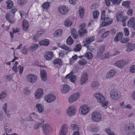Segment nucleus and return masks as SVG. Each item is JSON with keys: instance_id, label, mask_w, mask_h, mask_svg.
<instances>
[{"instance_id": "obj_57", "label": "nucleus", "mask_w": 135, "mask_h": 135, "mask_svg": "<svg viewBox=\"0 0 135 135\" xmlns=\"http://www.w3.org/2000/svg\"><path fill=\"white\" fill-rule=\"evenodd\" d=\"M21 52L23 54L26 55L27 54V52L26 49L25 47H24L21 50Z\"/></svg>"}, {"instance_id": "obj_31", "label": "nucleus", "mask_w": 135, "mask_h": 135, "mask_svg": "<svg viewBox=\"0 0 135 135\" xmlns=\"http://www.w3.org/2000/svg\"><path fill=\"white\" fill-rule=\"evenodd\" d=\"M112 20L111 18L109 17H106V18H105L104 19L102 20V21H105L107 22L108 24L109 25L112 23Z\"/></svg>"}, {"instance_id": "obj_63", "label": "nucleus", "mask_w": 135, "mask_h": 135, "mask_svg": "<svg viewBox=\"0 0 135 135\" xmlns=\"http://www.w3.org/2000/svg\"><path fill=\"white\" fill-rule=\"evenodd\" d=\"M122 33L121 32H119L117 34L116 36L118 37L120 39L122 38Z\"/></svg>"}, {"instance_id": "obj_21", "label": "nucleus", "mask_w": 135, "mask_h": 135, "mask_svg": "<svg viewBox=\"0 0 135 135\" xmlns=\"http://www.w3.org/2000/svg\"><path fill=\"white\" fill-rule=\"evenodd\" d=\"M126 46L128 47L127 49V51L130 52L134 49L133 44L130 43H128L126 45Z\"/></svg>"}, {"instance_id": "obj_27", "label": "nucleus", "mask_w": 135, "mask_h": 135, "mask_svg": "<svg viewBox=\"0 0 135 135\" xmlns=\"http://www.w3.org/2000/svg\"><path fill=\"white\" fill-rule=\"evenodd\" d=\"M62 32V31L61 29L57 30L55 32L54 36L55 37H59L61 35Z\"/></svg>"}, {"instance_id": "obj_2", "label": "nucleus", "mask_w": 135, "mask_h": 135, "mask_svg": "<svg viewBox=\"0 0 135 135\" xmlns=\"http://www.w3.org/2000/svg\"><path fill=\"white\" fill-rule=\"evenodd\" d=\"M42 128L44 133L48 135L52 132V129L50 125L48 124H45L42 126Z\"/></svg>"}, {"instance_id": "obj_9", "label": "nucleus", "mask_w": 135, "mask_h": 135, "mask_svg": "<svg viewBox=\"0 0 135 135\" xmlns=\"http://www.w3.org/2000/svg\"><path fill=\"white\" fill-rule=\"evenodd\" d=\"M80 96L79 93L77 92L72 94L69 98V102L70 103H72L76 100Z\"/></svg>"}, {"instance_id": "obj_10", "label": "nucleus", "mask_w": 135, "mask_h": 135, "mask_svg": "<svg viewBox=\"0 0 135 135\" xmlns=\"http://www.w3.org/2000/svg\"><path fill=\"white\" fill-rule=\"evenodd\" d=\"M111 98L113 100H117L120 97V95L117 92L114 90H112L110 93Z\"/></svg>"}, {"instance_id": "obj_19", "label": "nucleus", "mask_w": 135, "mask_h": 135, "mask_svg": "<svg viewBox=\"0 0 135 135\" xmlns=\"http://www.w3.org/2000/svg\"><path fill=\"white\" fill-rule=\"evenodd\" d=\"M117 66L120 68H123L126 64V61L124 60L119 61L116 62Z\"/></svg>"}, {"instance_id": "obj_45", "label": "nucleus", "mask_w": 135, "mask_h": 135, "mask_svg": "<svg viewBox=\"0 0 135 135\" xmlns=\"http://www.w3.org/2000/svg\"><path fill=\"white\" fill-rule=\"evenodd\" d=\"M86 57L88 59H91L93 57V55L92 53L90 52H88L85 54Z\"/></svg>"}, {"instance_id": "obj_35", "label": "nucleus", "mask_w": 135, "mask_h": 135, "mask_svg": "<svg viewBox=\"0 0 135 135\" xmlns=\"http://www.w3.org/2000/svg\"><path fill=\"white\" fill-rule=\"evenodd\" d=\"M106 133L108 135H115L112 131H111L109 128H107L105 129Z\"/></svg>"}, {"instance_id": "obj_8", "label": "nucleus", "mask_w": 135, "mask_h": 135, "mask_svg": "<svg viewBox=\"0 0 135 135\" xmlns=\"http://www.w3.org/2000/svg\"><path fill=\"white\" fill-rule=\"evenodd\" d=\"M55 96L52 94H49L46 95L44 97L45 100L48 103H51L54 101L56 99Z\"/></svg>"}, {"instance_id": "obj_55", "label": "nucleus", "mask_w": 135, "mask_h": 135, "mask_svg": "<svg viewBox=\"0 0 135 135\" xmlns=\"http://www.w3.org/2000/svg\"><path fill=\"white\" fill-rule=\"evenodd\" d=\"M18 3L19 5L22 6L25 3V0H18Z\"/></svg>"}, {"instance_id": "obj_34", "label": "nucleus", "mask_w": 135, "mask_h": 135, "mask_svg": "<svg viewBox=\"0 0 135 135\" xmlns=\"http://www.w3.org/2000/svg\"><path fill=\"white\" fill-rule=\"evenodd\" d=\"M115 73V70L114 69L110 70L107 75L109 78H110L113 77Z\"/></svg>"}, {"instance_id": "obj_33", "label": "nucleus", "mask_w": 135, "mask_h": 135, "mask_svg": "<svg viewBox=\"0 0 135 135\" xmlns=\"http://www.w3.org/2000/svg\"><path fill=\"white\" fill-rule=\"evenodd\" d=\"M60 47L62 49L68 51L66 53V54H67L68 52L71 51H72L71 49L70 48H69L68 46H66L65 45H62L60 46Z\"/></svg>"}, {"instance_id": "obj_42", "label": "nucleus", "mask_w": 135, "mask_h": 135, "mask_svg": "<svg viewBox=\"0 0 135 135\" xmlns=\"http://www.w3.org/2000/svg\"><path fill=\"white\" fill-rule=\"evenodd\" d=\"M105 46L104 45H101L99 48V52L100 54H103L104 51Z\"/></svg>"}, {"instance_id": "obj_59", "label": "nucleus", "mask_w": 135, "mask_h": 135, "mask_svg": "<svg viewBox=\"0 0 135 135\" xmlns=\"http://www.w3.org/2000/svg\"><path fill=\"white\" fill-rule=\"evenodd\" d=\"M83 46H86L87 49L91 51H92L94 50V49L93 48H91L90 46L87 45V44H85Z\"/></svg>"}, {"instance_id": "obj_37", "label": "nucleus", "mask_w": 135, "mask_h": 135, "mask_svg": "<svg viewBox=\"0 0 135 135\" xmlns=\"http://www.w3.org/2000/svg\"><path fill=\"white\" fill-rule=\"evenodd\" d=\"M67 43L69 45H71L73 43V40L71 36H69L66 40Z\"/></svg>"}, {"instance_id": "obj_24", "label": "nucleus", "mask_w": 135, "mask_h": 135, "mask_svg": "<svg viewBox=\"0 0 135 135\" xmlns=\"http://www.w3.org/2000/svg\"><path fill=\"white\" fill-rule=\"evenodd\" d=\"M39 44L40 45L47 46L49 44V42L48 40L45 39L40 41Z\"/></svg>"}, {"instance_id": "obj_43", "label": "nucleus", "mask_w": 135, "mask_h": 135, "mask_svg": "<svg viewBox=\"0 0 135 135\" xmlns=\"http://www.w3.org/2000/svg\"><path fill=\"white\" fill-rule=\"evenodd\" d=\"M76 48L74 49L75 51H79L81 49V46L80 44H78L76 45Z\"/></svg>"}, {"instance_id": "obj_50", "label": "nucleus", "mask_w": 135, "mask_h": 135, "mask_svg": "<svg viewBox=\"0 0 135 135\" xmlns=\"http://www.w3.org/2000/svg\"><path fill=\"white\" fill-rule=\"evenodd\" d=\"M120 41L121 43L124 44L128 42L129 41V39L128 38H122Z\"/></svg>"}, {"instance_id": "obj_41", "label": "nucleus", "mask_w": 135, "mask_h": 135, "mask_svg": "<svg viewBox=\"0 0 135 135\" xmlns=\"http://www.w3.org/2000/svg\"><path fill=\"white\" fill-rule=\"evenodd\" d=\"M99 14V13L98 11L97 10L94 11L93 12V15L94 18V19L97 18Z\"/></svg>"}, {"instance_id": "obj_26", "label": "nucleus", "mask_w": 135, "mask_h": 135, "mask_svg": "<svg viewBox=\"0 0 135 135\" xmlns=\"http://www.w3.org/2000/svg\"><path fill=\"white\" fill-rule=\"evenodd\" d=\"M23 29L24 30H26L28 28L29 24L28 22L26 20H23L22 21Z\"/></svg>"}, {"instance_id": "obj_44", "label": "nucleus", "mask_w": 135, "mask_h": 135, "mask_svg": "<svg viewBox=\"0 0 135 135\" xmlns=\"http://www.w3.org/2000/svg\"><path fill=\"white\" fill-rule=\"evenodd\" d=\"M72 22L68 20H65L64 22L65 25L67 27L71 26L72 25Z\"/></svg>"}, {"instance_id": "obj_48", "label": "nucleus", "mask_w": 135, "mask_h": 135, "mask_svg": "<svg viewBox=\"0 0 135 135\" xmlns=\"http://www.w3.org/2000/svg\"><path fill=\"white\" fill-rule=\"evenodd\" d=\"M86 62L87 61L85 60L82 59L79 61L78 64L80 65H85Z\"/></svg>"}, {"instance_id": "obj_25", "label": "nucleus", "mask_w": 135, "mask_h": 135, "mask_svg": "<svg viewBox=\"0 0 135 135\" xmlns=\"http://www.w3.org/2000/svg\"><path fill=\"white\" fill-rule=\"evenodd\" d=\"M135 24V18L132 17L128 21L127 25L128 27H132L133 24Z\"/></svg>"}, {"instance_id": "obj_23", "label": "nucleus", "mask_w": 135, "mask_h": 135, "mask_svg": "<svg viewBox=\"0 0 135 135\" xmlns=\"http://www.w3.org/2000/svg\"><path fill=\"white\" fill-rule=\"evenodd\" d=\"M99 85V83L97 81H94L91 83V86L93 89H98Z\"/></svg>"}, {"instance_id": "obj_12", "label": "nucleus", "mask_w": 135, "mask_h": 135, "mask_svg": "<svg viewBox=\"0 0 135 135\" xmlns=\"http://www.w3.org/2000/svg\"><path fill=\"white\" fill-rule=\"evenodd\" d=\"M88 80V74L86 72H84L81 77L80 80V83L81 84L83 85V84L85 83Z\"/></svg>"}, {"instance_id": "obj_51", "label": "nucleus", "mask_w": 135, "mask_h": 135, "mask_svg": "<svg viewBox=\"0 0 135 135\" xmlns=\"http://www.w3.org/2000/svg\"><path fill=\"white\" fill-rule=\"evenodd\" d=\"M110 31H108L105 32L102 35L101 38H105L108 35Z\"/></svg>"}, {"instance_id": "obj_15", "label": "nucleus", "mask_w": 135, "mask_h": 135, "mask_svg": "<svg viewBox=\"0 0 135 135\" xmlns=\"http://www.w3.org/2000/svg\"><path fill=\"white\" fill-rule=\"evenodd\" d=\"M68 127L66 125H64L62 127L59 133V135H66L68 132Z\"/></svg>"}, {"instance_id": "obj_6", "label": "nucleus", "mask_w": 135, "mask_h": 135, "mask_svg": "<svg viewBox=\"0 0 135 135\" xmlns=\"http://www.w3.org/2000/svg\"><path fill=\"white\" fill-rule=\"evenodd\" d=\"M58 9L59 12L62 15H65L67 13L68 11V8L66 5H61L58 7Z\"/></svg>"}, {"instance_id": "obj_18", "label": "nucleus", "mask_w": 135, "mask_h": 135, "mask_svg": "<svg viewBox=\"0 0 135 135\" xmlns=\"http://www.w3.org/2000/svg\"><path fill=\"white\" fill-rule=\"evenodd\" d=\"M36 107L39 113H42L44 111V107L41 103H37L36 105Z\"/></svg>"}, {"instance_id": "obj_58", "label": "nucleus", "mask_w": 135, "mask_h": 135, "mask_svg": "<svg viewBox=\"0 0 135 135\" xmlns=\"http://www.w3.org/2000/svg\"><path fill=\"white\" fill-rule=\"evenodd\" d=\"M39 37L37 34L34 35L33 37V40L35 41H37L38 40V37Z\"/></svg>"}, {"instance_id": "obj_40", "label": "nucleus", "mask_w": 135, "mask_h": 135, "mask_svg": "<svg viewBox=\"0 0 135 135\" xmlns=\"http://www.w3.org/2000/svg\"><path fill=\"white\" fill-rule=\"evenodd\" d=\"M122 16V14L120 12H118L117 14L116 18L118 22L120 21L121 20L122 18L123 17Z\"/></svg>"}, {"instance_id": "obj_52", "label": "nucleus", "mask_w": 135, "mask_h": 135, "mask_svg": "<svg viewBox=\"0 0 135 135\" xmlns=\"http://www.w3.org/2000/svg\"><path fill=\"white\" fill-rule=\"evenodd\" d=\"M6 18L7 20V21L10 23H13V21H11L9 17V14L7 13L6 14Z\"/></svg>"}, {"instance_id": "obj_22", "label": "nucleus", "mask_w": 135, "mask_h": 135, "mask_svg": "<svg viewBox=\"0 0 135 135\" xmlns=\"http://www.w3.org/2000/svg\"><path fill=\"white\" fill-rule=\"evenodd\" d=\"M94 36L87 38L85 39L86 41H83V43L84 44H87L88 45V44L89 43L93 42L94 41Z\"/></svg>"}, {"instance_id": "obj_56", "label": "nucleus", "mask_w": 135, "mask_h": 135, "mask_svg": "<svg viewBox=\"0 0 135 135\" xmlns=\"http://www.w3.org/2000/svg\"><path fill=\"white\" fill-rule=\"evenodd\" d=\"M18 68L19 69V71L20 73V74H22L23 70V67L21 65H19L18 67Z\"/></svg>"}, {"instance_id": "obj_29", "label": "nucleus", "mask_w": 135, "mask_h": 135, "mask_svg": "<svg viewBox=\"0 0 135 135\" xmlns=\"http://www.w3.org/2000/svg\"><path fill=\"white\" fill-rule=\"evenodd\" d=\"M69 89L70 88L68 85L66 84H64L63 86V89L62 92L65 93L69 91Z\"/></svg>"}, {"instance_id": "obj_36", "label": "nucleus", "mask_w": 135, "mask_h": 135, "mask_svg": "<svg viewBox=\"0 0 135 135\" xmlns=\"http://www.w3.org/2000/svg\"><path fill=\"white\" fill-rule=\"evenodd\" d=\"M130 1H126L123 2L122 3V5L125 7L128 8H129L130 7L129 6V4Z\"/></svg>"}, {"instance_id": "obj_11", "label": "nucleus", "mask_w": 135, "mask_h": 135, "mask_svg": "<svg viewBox=\"0 0 135 135\" xmlns=\"http://www.w3.org/2000/svg\"><path fill=\"white\" fill-rule=\"evenodd\" d=\"M81 114L83 115L86 114L89 111V108L86 105H83L80 107Z\"/></svg>"}, {"instance_id": "obj_4", "label": "nucleus", "mask_w": 135, "mask_h": 135, "mask_svg": "<svg viewBox=\"0 0 135 135\" xmlns=\"http://www.w3.org/2000/svg\"><path fill=\"white\" fill-rule=\"evenodd\" d=\"M124 129L128 132V134H130L135 131V127L134 123H131L129 125H126L124 127Z\"/></svg>"}, {"instance_id": "obj_38", "label": "nucleus", "mask_w": 135, "mask_h": 135, "mask_svg": "<svg viewBox=\"0 0 135 135\" xmlns=\"http://www.w3.org/2000/svg\"><path fill=\"white\" fill-rule=\"evenodd\" d=\"M53 63L54 64H57L59 65H62V62L61 59H57L54 60Z\"/></svg>"}, {"instance_id": "obj_17", "label": "nucleus", "mask_w": 135, "mask_h": 135, "mask_svg": "<svg viewBox=\"0 0 135 135\" xmlns=\"http://www.w3.org/2000/svg\"><path fill=\"white\" fill-rule=\"evenodd\" d=\"M53 56V52L51 51H49L45 54L44 55V57L46 60H49L52 58Z\"/></svg>"}, {"instance_id": "obj_20", "label": "nucleus", "mask_w": 135, "mask_h": 135, "mask_svg": "<svg viewBox=\"0 0 135 135\" xmlns=\"http://www.w3.org/2000/svg\"><path fill=\"white\" fill-rule=\"evenodd\" d=\"M41 76L42 80L45 81L46 80L47 75L45 70H42L41 71Z\"/></svg>"}, {"instance_id": "obj_39", "label": "nucleus", "mask_w": 135, "mask_h": 135, "mask_svg": "<svg viewBox=\"0 0 135 135\" xmlns=\"http://www.w3.org/2000/svg\"><path fill=\"white\" fill-rule=\"evenodd\" d=\"M79 13L80 17L82 18L84 16V11L83 9L82 8H79Z\"/></svg>"}, {"instance_id": "obj_49", "label": "nucleus", "mask_w": 135, "mask_h": 135, "mask_svg": "<svg viewBox=\"0 0 135 135\" xmlns=\"http://www.w3.org/2000/svg\"><path fill=\"white\" fill-rule=\"evenodd\" d=\"M129 71L131 73H135V65H133L130 67Z\"/></svg>"}, {"instance_id": "obj_46", "label": "nucleus", "mask_w": 135, "mask_h": 135, "mask_svg": "<svg viewBox=\"0 0 135 135\" xmlns=\"http://www.w3.org/2000/svg\"><path fill=\"white\" fill-rule=\"evenodd\" d=\"M50 5V4L48 2H46L43 3L42 5L43 8L47 9Z\"/></svg>"}, {"instance_id": "obj_28", "label": "nucleus", "mask_w": 135, "mask_h": 135, "mask_svg": "<svg viewBox=\"0 0 135 135\" xmlns=\"http://www.w3.org/2000/svg\"><path fill=\"white\" fill-rule=\"evenodd\" d=\"M6 3L7 4V9H10L13 7V4L12 1L8 0L6 2Z\"/></svg>"}, {"instance_id": "obj_14", "label": "nucleus", "mask_w": 135, "mask_h": 135, "mask_svg": "<svg viewBox=\"0 0 135 135\" xmlns=\"http://www.w3.org/2000/svg\"><path fill=\"white\" fill-rule=\"evenodd\" d=\"M43 90L41 89H38L35 93V97L36 99H38L41 97L43 95Z\"/></svg>"}, {"instance_id": "obj_30", "label": "nucleus", "mask_w": 135, "mask_h": 135, "mask_svg": "<svg viewBox=\"0 0 135 135\" xmlns=\"http://www.w3.org/2000/svg\"><path fill=\"white\" fill-rule=\"evenodd\" d=\"M70 127V129L73 130H75L78 131L79 129V128L78 126L77 125L74 124H71Z\"/></svg>"}, {"instance_id": "obj_54", "label": "nucleus", "mask_w": 135, "mask_h": 135, "mask_svg": "<svg viewBox=\"0 0 135 135\" xmlns=\"http://www.w3.org/2000/svg\"><path fill=\"white\" fill-rule=\"evenodd\" d=\"M44 33V32L42 30H40V31H37V34L39 37H41L42 36Z\"/></svg>"}, {"instance_id": "obj_13", "label": "nucleus", "mask_w": 135, "mask_h": 135, "mask_svg": "<svg viewBox=\"0 0 135 135\" xmlns=\"http://www.w3.org/2000/svg\"><path fill=\"white\" fill-rule=\"evenodd\" d=\"M73 72H71L66 76L65 78L66 79H69L70 81L74 83L76 80V78L75 75H73Z\"/></svg>"}, {"instance_id": "obj_5", "label": "nucleus", "mask_w": 135, "mask_h": 135, "mask_svg": "<svg viewBox=\"0 0 135 135\" xmlns=\"http://www.w3.org/2000/svg\"><path fill=\"white\" fill-rule=\"evenodd\" d=\"M102 117L100 113L97 112H93L91 115L92 119L95 122L99 121L102 118Z\"/></svg>"}, {"instance_id": "obj_47", "label": "nucleus", "mask_w": 135, "mask_h": 135, "mask_svg": "<svg viewBox=\"0 0 135 135\" xmlns=\"http://www.w3.org/2000/svg\"><path fill=\"white\" fill-rule=\"evenodd\" d=\"M7 95V93L5 91H2L1 93L0 94V99H3Z\"/></svg>"}, {"instance_id": "obj_7", "label": "nucleus", "mask_w": 135, "mask_h": 135, "mask_svg": "<svg viewBox=\"0 0 135 135\" xmlns=\"http://www.w3.org/2000/svg\"><path fill=\"white\" fill-rule=\"evenodd\" d=\"M26 78L28 81L30 83H34L37 80V77L36 75L32 74H29Z\"/></svg>"}, {"instance_id": "obj_16", "label": "nucleus", "mask_w": 135, "mask_h": 135, "mask_svg": "<svg viewBox=\"0 0 135 135\" xmlns=\"http://www.w3.org/2000/svg\"><path fill=\"white\" fill-rule=\"evenodd\" d=\"M76 111V109L75 108L70 107L68 109L67 113L69 116H71L74 115Z\"/></svg>"}, {"instance_id": "obj_32", "label": "nucleus", "mask_w": 135, "mask_h": 135, "mask_svg": "<svg viewBox=\"0 0 135 135\" xmlns=\"http://www.w3.org/2000/svg\"><path fill=\"white\" fill-rule=\"evenodd\" d=\"M38 44L32 45L29 48L30 50L32 51H34L38 47Z\"/></svg>"}, {"instance_id": "obj_3", "label": "nucleus", "mask_w": 135, "mask_h": 135, "mask_svg": "<svg viewBox=\"0 0 135 135\" xmlns=\"http://www.w3.org/2000/svg\"><path fill=\"white\" fill-rule=\"evenodd\" d=\"M85 24H81L80 26V29L78 31V33L79 36L80 37H82L87 32L85 28L86 27Z\"/></svg>"}, {"instance_id": "obj_53", "label": "nucleus", "mask_w": 135, "mask_h": 135, "mask_svg": "<svg viewBox=\"0 0 135 135\" xmlns=\"http://www.w3.org/2000/svg\"><path fill=\"white\" fill-rule=\"evenodd\" d=\"M106 11L105 10H103L102 13L101 14V21H102V20H103L105 18H106L105 17V14Z\"/></svg>"}, {"instance_id": "obj_62", "label": "nucleus", "mask_w": 135, "mask_h": 135, "mask_svg": "<svg viewBox=\"0 0 135 135\" xmlns=\"http://www.w3.org/2000/svg\"><path fill=\"white\" fill-rule=\"evenodd\" d=\"M41 126L38 123H36L34 126V129H38L39 127H40Z\"/></svg>"}, {"instance_id": "obj_61", "label": "nucleus", "mask_w": 135, "mask_h": 135, "mask_svg": "<svg viewBox=\"0 0 135 135\" xmlns=\"http://www.w3.org/2000/svg\"><path fill=\"white\" fill-rule=\"evenodd\" d=\"M124 33L125 35L126 36H127L129 35V32L127 28H124Z\"/></svg>"}, {"instance_id": "obj_64", "label": "nucleus", "mask_w": 135, "mask_h": 135, "mask_svg": "<svg viewBox=\"0 0 135 135\" xmlns=\"http://www.w3.org/2000/svg\"><path fill=\"white\" fill-rule=\"evenodd\" d=\"M105 3L107 6H109L110 4V0H105Z\"/></svg>"}, {"instance_id": "obj_1", "label": "nucleus", "mask_w": 135, "mask_h": 135, "mask_svg": "<svg viewBox=\"0 0 135 135\" xmlns=\"http://www.w3.org/2000/svg\"><path fill=\"white\" fill-rule=\"evenodd\" d=\"M94 96L95 97L98 99V101L100 103H102V105L103 107H105L107 106L108 102L107 101L104 103H103L105 100V97L102 94L100 93H97L94 94Z\"/></svg>"}, {"instance_id": "obj_60", "label": "nucleus", "mask_w": 135, "mask_h": 135, "mask_svg": "<svg viewBox=\"0 0 135 135\" xmlns=\"http://www.w3.org/2000/svg\"><path fill=\"white\" fill-rule=\"evenodd\" d=\"M133 11L132 9H129L127 11V13L128 16H132V14Z\"/></svg>"}]
</instances>
